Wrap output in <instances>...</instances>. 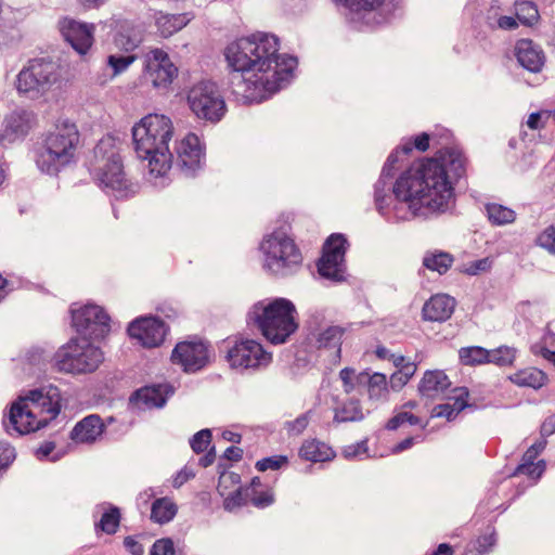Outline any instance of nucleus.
Listing matches in <instances>:
<instances>
[{
  "label": "nucleus",
  "instance_id": "f257e3e1",
  "mask_svg": "<svg viewBox=\"0 0 555 555\" xmlns=\"http://www.w3.org/2000/svg\"><path fill=\"white\" fill-rule=\"evenodd\" d=\"M467 159L455 147L413 162L397 177L392 194L406 210L402 218L427 217L444 211L454 196L452 179L466 172Z\"/></svg>",
  "mask_w": 555,
  "mask_h": 555
},
{
  "label": "nucleus",
  "instance_id": "f03ea898",
  "mask_svg": "<svg viewBox=\"0 0 555 555\" xmlns=\"http://www.w3.org/2000/svg\"><path fill=\"white\" fill-rule=\"evenodd\" d=\"M280 40L268 33H254L229 42L223 49L228 68L241 73L234 92L248 102H261L279 91L297 67V59L280 54Z\"/></svg>",
  "mask_w": 555,
  "mask_h": 555
},
{
  "label": "nucleus",
  "instance_id": "7ed1b4c3",
  "mask_svg": "<svg viewBox=\"0 0 555 555\" xmlns=\"http://www.w3.org/2000/svg\"><path fill=\"white\" fill-rule=\"evenodd\" d=\"M131 133L134 152L146 162L149 172L155 177L165 176L172 165L169 142L175 126L171 118L164 114H147L133 125Z\"/></svg>",
  "mask_w": 555,
  "mask_h": 555
},
{
  "label": "nucleus",
  "instance_id": "20e7f679",
  "mask_svg": "<svg viewBox=\"0 0 555 555\" xmlns=\"http://www.w3.org/2000/svg\"><path fill=\"white\" fill-rule=\"evenodd\" d=\"M247 323L269 343L282 345L297 332L299 315L295 305L286 298L263 299L250 307Z\"/></svg>",
  "mask_w": 555,
  "mask_h": 555
},
{
  "label": "nucleus",
  "instance_id": "39448f33",
  "mask_svg": "<svg viewBox=\"0 0 555 555\" xmlns=\"http://www.w3.org/2000/svg\"><path fill=\"white\" fill-rule=\"evenodd\" d=\"M81 144L77 125L68 119L59 120L54 129L44 135L36 163L44 172H56L60 167L75 162Z\"/></svg>",
  "mask_w": 555,
  "mask_h": 555
},
{
  "label": "nucleus",
  "instance_id": "423d86ee",
  "mask_svg": "<svg viewBox=\"0 0 555 555\" xmlns=\"http://www.w3.org/2000/svg\"><path fill=\"white\" fill-rule=\"evenodd\" d=\"M109 150V156L95 172L99 186L108 195L125 199L134 195L135 189L132 181L125 172L121 157L116 150V141L112 137L103 138L95 147V153L104 155Z\"/></svg>",
  "mask_w": 555,
  "mask_h": 555
},
{
  "label": "nucleus",
  "instance_id": "0eeeda50",
  "mask_svg": "<svg viewBox=\"0 0 555 555\" xmlns=\"http://www.w3.org/2000/svg\"><path fill=\"white\" fill-rule=\"evenodd\" d=\"M96 341L87 337L72 338L55 353L56 367L73 374L93 372L103 361V352L94 345Z\"/></svg>",
  "mask_w": 555,
  "mask_h": 555
},
{
  "label": "nucleus",
  "instance_id": "6e6552de",
  "mask_svg": "<svg viewBox=\"0 0 555 555\" xmlns=\"http://www.w3.org/2000/svg\"><path fill=\"white\" fill-rule=\"evenodd\" d=\"M263 267L274 274H281L299 267L302 255L294 238L282 231L267 235L260 245Z\"/></svg>",
  "mask_w": 555,
  "mask_h": 555
},
{
  "label": "nucleus",
  "instance_id": "1a4fd4ad",
  "mask_svg": "<svg viewBox=\"0 0 555 555\" xmlns=\"http://www.w3.org/2000/svg\"><path fill=\"white\" fill-rule=\"evenodd\" d=\"M186 103L197 119L211 124L218 122L227 111L225 102L212 82L194 85L188 91Z\"/></svg>",
  "mask_w": 555,
  "mask_h": 555
},
{
  "label": "nucleus",
  "instance_id": "9d476101",
  "mask_svg": "<svg viewBox=\"0 0 555 555\" xmlns=\"http://www.w3.org/2000/svg\"><path fill=\"white\" fill-rule=\"evenodd\" d=\"M72 323L78 337H87L92 340L104 339L109 331V317L104 309L96 305H74L70 309Z\"/></svg>",
  "mask_w": 555,
  "mask_h": 555
},
{
  "label": "nucleus",
  "instance_id": "9b49d317",
  "mask_svg": "<svg viewBox=\"0 0 555 555\" xmlns=\"http://www.w3.org/2000/svg\"><path fill=\"white\" fill-rule=\"evenodd\" d=\"M54 65L42 60H34L24 67L16 78L18 93L34 98L43 93L53 81Z\"/></svg>",
  "mask_w": 555,
  "mask_h": 555
},
{
  "label": "nucleus",
  "instance_id": "f8f14e48",
  "mask_svg": "<svg viewBox=\"0 0 555 555\" xmlns=\"http://www.w3.org/2000/svg\"><path fill=\"white\" fill-rule=\"evenodd\" d=\"M227 359L233 367L258 369L269 365L272 354L259 341L240 338L228 349Z\"/></svg>",
  "mask_w": 555,
  "mask_h": 555
},
{
  "label": "nucleus",
  "instance_id": "ddd939ff",
  "mask_svg": "<svg viewBox=\"0 0 555 555\" xmlns=\"http://www.w3.org/2000/svg\"><path fill=\"white\" fill-rule=\"evenodd\" d=\"M178 76V67L162 49L155 48L144 55L143 77L156 89L167 90Z\"/></svg>",
  "mask_w": 555,
  "mask_h": 555
},
{
  "label": "nucleus",
  "instance_id": "4468645a",
  "mask_svg": "<svg viewBox=\"0 0 555 555\" xmlns=\"http://www.w3.org/2000/svg\"><path fill=\"white\" fill-rule=\"evenodd\" d=\"M20 398L27 404L42 427H46L60 414L61 393L56 387L49 386L30 390Z\"/></svg>",
  "mask_w": 555,
  "mask_h": 555
},
{
  "label": "nucleus",
  "instance_id": "2eb2a0df",
  "mask_svg": "<svg viewBox=\"0 0 555 555\" xmlns=\"http://www.w3.org/2000/svg\"><path fill=\"white\" fill-rule=\"evenodd\" d=\"M348 242L343 234H332L325 242L323 255L318 263L319 273L330 279H338L343 273Z\"/></svg>",
  "mask_w": 555,
  "mask_h": 555
},
{
  "label": "nucleus",
  "instance_id": "dca6fc26",
  "mask_svg": "<svg viewBox=\"0 0 555 555\" xmlns=\"http://www.w3.org/2000/svg\"><path fill=\"white\" fill-rule=\"evenodd\" d=\"M166 324L153 317L138 318L128 326V334L145 348H155L160 346L167 335Z\"/></svg>",
  "mask_w": 555,
  "mask_h": 555
},
{
  "label": "nucleus",
  "instance_id": "f3484780",
  "mask_svg": "<svg viewBox=\"0 0 555 555\" xmlns=\"http://www.w3.org/2000/svg\"><path fill=\"white\" fill-rule=\"evenodd\" d=\"M171 361L179 364L185 372H196L208 362V349L202 340H185L177 344Z\"/></svg>",
  "mask_w": 555,
  "mask_h": 555
},
{
  "label": "nucleus",
  "instance_id": "a211bd4d",
  "mask_svg": "<svg viewBox=\"0 0 555 555\" xmlns=\"http://www.w3.org/2000/svg\"><path fill=\"white\" fill-rule=\"evenodd\" d=\"M63 37L79 53H86L93 43V25L79 23L75 20L64 18L60 22Z\"/></svg>",
  "mask_w": 555,
  "mask_h": 555
},
{
  "label": "nucleus",
  "instance_id": "6ab92c4d",
  "mask_svg": "<svg viewBox=\"0 0 555 555\" xmlns=\"http://www.w3.org/2000/svg\"><path fill=\"white\" fill-rule=\"evenodd\" d=\"M217 490L223 498V506L228 511H234L246 504L244 488L241 486V477L233 472L220 474Z\"/></svg>",
  "mask_w": 555,
  "mask_h": 555
},
{
  "label": "nucleus",
  "instance_id": "aec40b11",
  "mask_svg": "<svg viewBox=\"0 0 555 555\" xmlns=\"http://www.w3.org/2000/svg\"><path fill=\"white\" fill-rule=\"evenodd\" d=\"M176 153L179 160L189 168H194L201 164L204 156V149L201 139L193 132L186 133L177 142Z\"/></svg>",
  "mask_w": 555,
  "mask_h": 555
},
{
  "label": "nucleus",
  "instance_id": "412c9836",
  "mask_svg": "<svg viewBox=\"0 0 555 555\" xmlns=\"http://www.w3.org/2000/svg\"><path fill=\"white\" fill-rule=\"evenodd\" d=\"M9 418L13 428L22 435L43 428L20 397L12 403Z\"/></svg>",
  "mask_w": 555,
  "mask_h": 555
},
{
  "label": "nucleus",
  "instance_id": "4be33fe9",
  "mask_svg": "<svg viewBox=\"0 0 555 555\" xmlns=\"http://www.w3.org/2000/svg\"><path fill=\"white\" fill-rule=\"evenodd\" d=\"M455 307V300L448 295L431 296L422 310L423 319L431 322H443L448 320Z\"/></svg>",
  "mask_w": 555,
  "mask_h": 555
},
{
  "label": "nucleus",
  "instance_id": "5701e85b",
  "mask_svg": "<svg viewBox=\"0 0 555 555\" xmlns=\"http://www.w3.org/2000/svg\"><path fill=\"white\" fill-rule=\"evenodd\" d=\"M36 125V117L33 112L15 109L5 118L4 137L8 140L23 137Z\"/></svg>",
  "mask_w": 555,
  "mask_h": 555
},
{
  "label": "nucleus",
  "instance_id": "b1692460",
  "mask_svg": "<svg viewBox=\"0 0 555 555\" xmlns=\"http://www.w3.org/2000/svg\"><path fill=\"white\" fill-rule=\"evenodd\" d=\"M515 54L518 62L531 72H539L544 65V54L529 39H520L515 47Z\"/></svg>",
  "mask_w": 555,
  "mask_h": 555
},
{
  "label": "nucleus",
  "instance_id": "393cba45",
  "mask_svg": "<svg viewBox=\"0 0 555 555\" xmlns=\"http://www.w3.org/2000/svg\"><path fill=\"white\" fill-rule=\"evenodd\" d=\"M104 430L102 420L96 415H89L80 421L72 431V439L80 443L93 442Z\"/></svg>",
  "mask_w": 555,
  "mask_h": 555
},
{
  "label": "nucleus",
  "instance_id": "a878e982",
  "mask_svg": "<svg viewBox=\"0 0 555 555\" xmlns=\"http://www.w3.org/2000/svg\"><path fill=\"white\" fill-rule=\"evenodd\" d=\"M450 385L451 383L443 371H427L420 382L418 391L422 396L435 398L443 393Z\"/></svg>",
  "mask_w": 555,
  "mask_h": 555
},
{
  "label": "nucleus",
  "instance_id": "bb28decb",
  "mask_svg": "<svg viewBox=\"0 0 555 555\" xmlns=\"http://www.w3.org/2000/svg\"><path fill=\"white\" fill-rule=\"evenodd\" d=\"M453 393L448 402L433 409L431 417H446L451 421L467 405L468 391L466 388H456Z\"/></svg>",
  "mask_w": 555,
  "mask_h": 555
},
{
  "label": "nucleus",
  "instance_id": "cd10ccee",
  "mask_svg": "<svg viewBox=\"0 0 555 555\" xmlns=\"http://www.w3.org/2000/svg\"><path fill=\"white\" fill-rule=\"evenodd\" d=\"M300 459L312 462H328L335 457L334 450L326 443L317 439H307L299 449Z\"/></svg>",
  "mask_w": 555,
  "mask_h": 555
},
{
  "label": "nucleus",
  "instance_id": "c85d7f7f",
  "mask_svg": "<svg viewBox=\"0 0 555 555\" xmlns=\"http://www.w3.org/2000/svg\"><path fill=\"white\" fill-rule=\"evenodd\" d=\"M243 493L246 503L250 501L253 505L260 508L271 505L274 501L272 488L263 485L259 477H254Z\"/></svg>",
  "mask_w": 555,
  "mask_h": 555
},
{
  "label": "nucleus",
  "instance_id": "c756f323",
  "mask_svg": "<svg viewBox=\"0 0 555 555\" xmlns=\"http://www.w3.org/2000/svg\"><path fill=\"white\" fill-rule=\"evenodd\" d=\"M508 379L520 387L539 389L547 382L546 374L537 367H526L508 376Z\"/></svg>",
  "mask_w": 555,
  "mask_h": 555
},
{
  "label": "nucleus",
  "instance_id": "7c9ffc66",
  "mask_svg": "<svg viewBox=\"0 0 555 555\" xmlns=\"http://www.w3.org/2000/svg\"><path fill=\"white\" fill-rule=\"evenodd\" d=\"M429 145H430L429 134H427L425 132L416 134L415 137L406 140L399 149L393 151L388 156L384 170L388 167L389 168L392 167L397 163L400 152H402L404 154H409L413 151V149H415L420 152H425L429 149Z\"/></svg>",
  "mask_w": 555,
  "mask_h": 555
},
{
  "label": "nucleus",
  "instance_id": "2f4dec72",
  "mask_svg": "<svg viewBox=\"0 0 555 555\" xmlns=\"http://www.w3.org/2000/svg\"><path fill=\"white\" fill-rule=\"evenodd\" d=\"M392 363L398 369L390 376V386L392 389H400L415 374L417 366L413 362L405 361L404 357H392Z\"/></svg>",
  "mask_w": 555,
  "mask_h": 555
},
{
  "label": "nucleus",
  "instance_id": "473e14b6",
  "mask_svg": "<svg viewBox=\"0 0 555 555\" xmlns=\"http://www.w3.org/2000/svg\"><path fill=\"white\" fill-rule=\"evenodd\" d=\"M415 408L416 403L414 401L404 403L387 422L386 428L389 430H396L406 424L420 425L422 420L416 413L413 412Z\"/></svg>",
  "mask_w": 555,
  "mask_h": 555
},
{
  "label": "nucleus",
  "instance_id": "72a5a7b5",
  "mask_svg": "<svg viewBox=\"0 0 555 555\" xmlns=\"http://www.w3.org/2000/svg\"><path fill=\"white\" fill-rule=\"evenodd\" d=\"M190 20L191 18L186 14H159L156 17V25L160 35L167 38L182 29L190 22Z\"/></svg>",
  "mask_w": 555,
  "mask_h": 555
},
{
  "label": "nucleus",
  "instance_id": "f704fd0d",
  "mask_svg": "<svg viewBox=\"0 0 555 555\" xmlns=\"http://www.w3.org/2000/svg\"><path fill=\"white\" fill-rule=\"evenodd\" d=\"M132 400L140 406H162L166 399L159 386L143 387L134 393Z\"/></svg>",
  "mask_w": 555,
  "mask_h": 555
},
{
  "label": "nucleus",
  "instance_id": "c9c22d12",
  "mask_svg": "<svg viewBox=\"0 0 555 555\" xmlns=\"http://www.w3.org/2000/svg\"><path fill=\"white\" fill-rule=\"evenodd\" d=\"M345 328L339 325H330L322 330L317 336L319 348H337V354H340V344L345 335Z\"/></svg>",
  "mask_w": 555,
  "mask_h": 555
},
{
  "label": "nucleus",
  "instance_id": "e433bc0d",
  "mask_svg": "<svg viewBox=\"0 0 555 555\" xmlns=\"http://www.w3.org/2000/svg\"><path fill=\"white\" fill-rule=\"evenodd\" d=\"M177 514V505L168 498L157 499L152 504L151 517L155 522L170 521Z\"/></svg>",
  "mask_w": 555,
  "mask_h": 555
},
{
  "label": "nucleus",
  "instance_id": "4c0bfd02",
  "mask_svg": "<svg viewBox=\"0 0 555 555\" xmlns=\"http://www.w3.org/2000/svg\"><path fill=\"white\" fill-rule=\"evenodd\" d=\"M489 350L482 347H464L459 351L460 362L463 365L476 366L489 363Z\"/></svg>",
  "mask_w": 555,
  "mask_h": 555
},
{
  "label": "nucleus",
  "instance_id": "58836bf2",
  "mask_svg": "<svg viewBox=\"0 0 555 555\" xmlns=\"http://www.w3.org/2000/svg\"><path fill=\"white\" fill-rule=\"evenodd\" d=\"M453 262V258L450 254L443 251L428 253L424 259L423 264L428 270L437 271L442 274L446 273Z\"/></svg>",
  "mask_w": 555,
  "mask_h": 555
},
{
  "label": "nucleus",
  "instance_id": "ea45409f",
  "mask_svg": "<svg viewBox=\"0 0 555 555\" xmlns=\"http://www.w3.org/2000/svg\"><path fill=\"white\" fill-rule=\"evenodd\" d=\"M486 210L489 220L493 224L503 225L512 223L516 218V214L513 209L500 204H488Z\"/></svg>",
  "mask_w": 555,
  "mask_h": 555
},
{
  "label": "nucleus",
  "instance_id": "a19ab883",
  "mask_svg": "<svg viewBox=\"0 0 555 555\" xmlns=\"http://www.w3.org/2000/svg\"><path fill=\"white\" fill-rule=\"evenodd\" d=\"M356 14H365L379 10L387 0H335Z\"/></svg>",
  "mask_w": 555,
  "mask_h": 555
},
{
  "label": "nucleus",
  "instance_id": "79ce46f5",
  "mask_svg": "<svg viewBox=\"0 0 555 555\" xmlns=\"http://www.w3.org/2000/svg\"><path fill=\"white\" fill-rule=\"evenodd\" d=\"M515 10L517 20L526 26L534 25L540 18L538 8L532 2H517Z\"/></svg>",
  "mask_w": 555,
  "mask_h": 555
},
{
  "label": "nucleus",
  "instance_id": "37998d69",
  "mask_svg": "<svg viewBox=\"0 0 555 555\" xmlns=\"http://www.w3.org/2000/svg\"><path fill=\"white\" fill-rule=\"evenodd\" d=\"M489 363L499 366H509L516 360L517 350L513 347L501 346L496 349L489 350Z\"/></svg>",
  "mask_w": 555,
  "mask_h": 555
},
{
  "label": "nucleus",
  "instance_id": "c03bdc74",
  "mask_svg": "<svg viewBox=\"0 0 555 555\" xmlns=\"http://www.w3.org/2000/svg\"><path fill=\"white\" fill-rule=\"evenodd\" d=\"M367 390L370 398L382 399L387 398L388 382L386 375L380 373L373 374L369 379Z\"/></svg>",
  "mask_w": 555,
  "mask_h": 555
},
{
  "label": "nucleus",
  "instance_id": "a18cd8bd",
  "mask_svg": "<svg viewBox=\"0 0 555 555\" xmlns=\"http://www.w3.org/2000/svg\"><path fill=\"white\" fill-rule=\"evenodd\" d=\"M120 522V514L119 511L115 507L109 508L105 513H103L96 528L101 531L113 534L116 532Z\"/></svg>",
  "mask_w": 555,
  "mask_h": 555
},
{
  "label": "nucleus",
  "instance_id": "49530a36",
  "mask_svg": "<svg viewBox=\"0 0 555 555\" xmlns=\"http://www.w3.org/2000/svg\"><path fill=\"white\" fill-rule=\"evenodd\" d=\"M288 464V459L285 455H273L270 457L258 461L255 465L259 472H266L268 469L278 470Z\"/></svg>",
  "mask_w": 555,
  "mask_h": 555
},
{
  "label": "nucleus",
  "instance_id": "de8ad7c7",
  "mask_svg": "<svg viewBox=\"0 0 555 555\" xmlns=\"http://www.w3.org/2000/svg\"><path fill=\"white\" fill-rule=\"evenodd\" d=\"M540 348L543 357L555 364V333L546 328Z\"/></svg>",
  "mask_w": 555,
  "mask_h": 555
},
{
  "label": "nucleus",
  "instance_id": "09e8293b",
  "mask_svg": "<svg viewBox=\"0 0 555 555\" xmlns=\"http://www.w3.org/2000/svg\"><path fill=\"white\" fill-rule=\"evenodd\" d=\"M211 443V433L203 429L196 433L191 440V448L196 453L205 452Z\"/></svg>",
  "mask_w": 555,
  "mask_h": 555
},
{
  "label": "nucleus",
  "instance_id": "8fccbe9b",
  "mask_svg": "<svg viewBox=\"0 0 555 555\" xmlns=\"http://www.w3.org/2000/svg\"><path fill=\"white\" fill-rule=\"evenodd\" d=\"M134 60V55H109L107 63L113 68V75L116 76L127 69Z\"/></svg>",
  "mask_w": 555,
  "mask_h": 555
},
{
  "label": "nucleus",
  "instance_id": "3c124183",
  "mask_svg": "<svg viewBox=\"0 0 555 555\" xmlns=\"http://www.w3.org/2000/svg\"><path fill=\"white\" fill-rule=\"evenodd\" d=\"M492 259L489 257L472 261L463 266V272L469 275H476L482 272H487L492 267Z\"/></svg>",
  "mask_w": 555,
  "mask_h": 555
},
{
  "label": "nucleus",
  "instance_id": "603ef678",
  "mask_svg": "<svg viewBox=\"0 0 555 555\" xmlns=\"http://www.w3.org/2000/svg\"><path fill=\"white\" fill-rule=\"evenodd\" d=\"M545 462L544 461H539L537 463L534 462H522V464H520L518 466V472L521 473V474H526L532 478H540L541 475L544 473L545 470Z\"/></svg>",
  "mask_w": 555,
  "mask_h": 555
},
{
  "label": "nucleus",
  "instance_id": "864d4df0",
  "mask_svg": "<svg viewBox=\"0 0 555 555\" xmlns=\"http://www.w3.org/2000/svg\"><path fill=\"white\" fill-rule=\"evenodd\" d=\"M540 246L546 248L548 251L555 254V227L546 228L538 237Z\"/></svg>",
  "mask_w": 555,
  "mask_h": 555
},
{
  "label": "nucleus",
  "instance_id": "5fc2aeb1",
  "mask_svg": "<svg viewBox=\"0 0 555 555\" xmlns=\"http://www.w3.org/2000/svg\"><path fill=\"white\" fill-rule=\"evenodd\" d=\"M151 555H175L172 541L170 539L157 540L153 545Z\"/></svg>",
  "mask_w": 555,
  "mask_h": 555
},
{
  "label": "nucleus",
  "instance_id": "6e6d98bb",
  "mask_svg": "<svg viewBox=\"0 0 555 555\" xmlns=\"http://www.w3.org/2000/svg\"><path fill=\"white\" fill-rule=\"evenodd\" d=\"M309 424V417L307 414L298 416L296 420L287 423V430L294 435L301 434Z\"/></svg>",
  "mask_w": 555,
  "mask_h": 555
},
{
  "label": "nucleus",
  "instance_id": "4d7b16f0",
  "mask_svg": "<svg viewBox=\"0 0 555 555\" xmlns=\"http://www.w3.org/2000/svg\"><path fill=\"white\" fill-rule=\"evenodd\" d=\"M545 447L546 441L544 439H540L525 452L522 462H534V460L545 449Z\"/></svg>",
  "mask_w": 555,
  "mask_h": 555
},
{
  "label": "nucleus",
  "instance_id": "13d9d810",
  "mask_svg": "<svg viewBox=\"0 0 555 555\" xmlns=\"http://www.w3.org/2000/svg\"><path fill=\"white\" fill-rule=\"evenodd\" d=\"M14 459V450L4 443H0V470L7 467Z\"/></svg>",
  "mask_w": 555,
  "mask_h": 555
},
{
  "label": "nucleus",
  "instance_id": "bf43d9fd",
  "mask_svg": "<svg viewBox=\"0 0 555 555\" xmlns=\"http://www.w3.org/2000/svg\"><path fill=\"white\" fill-rule=\"evenodd\" d=\"M356 372L352 369L346 367L340 371L339 377L344 384L345 391L350 392L353 389V379Z\"/></svg>",
  "mask_w": 555,
  "mask_h": 555
},
{
  "label": "nucleus",
  "instance_id": "052dcab7",
  "mask_svg": "<svg viewBox=\"0 0 555 555\" xmlns=\"http://www.w3.org/2000/svg\"><path fill=\"white\" fill-rule=\"evenodd\" d=\"M543 116H546V117H550L551 116V112L548 111H544V112H541V113H532L529 115L528 117V120H527V126L530 128V129H540L543 127V122H542V117Z\"/></svg>",
  "mask_w": 555,
  "mask_h": 555
},
{
  "label": "nucleus",
  "instance_id": "680f3d73",
  "mask_svg": "<svg viewBox=\"0 0 555 555\" xmlns=\"http://www.w3.org/2000/svg\"><path fill=\"white\" fill-rule=\"evenodd\" d=\"M124 545L132 555H142L144 552L142 544L133 537L125 538Z\"/></svg>",
  "mask_w": 555,
  "mask_h": 555
},
{
  "label": "nucleus",
  "instance_id": "e2e57ef3",
  "mask_svg": "<svg viewBox=\"0 0 555 555\" xmlns=\"http://www.w3.org/2000/svg\"><path fill=\"white\" fill-rule=\"evenodd\" d=\"M553 433H555V415L546 417L541 425L542 436H550Z\"/></svg>",
  "mask_w": 555,
  "mask_h": 555
},
{
  "label": "nucleus",
  "instance_id": "0e129e2a",
  "mask_svg": "<svg viewBox=\"0 0 555 555\" xmlns=\"http://www.w3.org/2000/svg\"><path fill=\"white\" fill-rule=\"evenodd\" d=\"M517 26H518L517 21L512 16H501L498 20V27L501 29H505V30L515 29V28H517Z\"/></svg>",
  "mask_w": 555,
  "mask_h": 555
},
{
  "label": "nucleus",
  "instance_id": "69168bd1",
  "mask_svg": "<svg viewBox=\"0 0 555 555\" xmlns=\"http://www.w3.org/2000/svg\"><path fill=\"white\" fill-rule=\"evenodd\" d=\"M243 456V450L237 447H230L224 452V457L232 462H237Z\"/></svg>",
  "mask_w": 555,
  "mask_h": 555
},
{
  "label": "nucleus",
  "instance_id": "338daca9",
  "mask_svg": "<svg viewBox=\"0 0 555 555\" xmlns=\"http://www.w3.org/2000/svg\"><path fill=\"white\" fill-rule=\"evenodd\" d=\"M54 449H55L54 443L48 441L38 448L36 454L39 459H47L53 452Z\"/></svg>",
  "mask_w": 555,
  "mask_h": 555
},
{
  "label": "nucleus",
  "instance_id": "774afa93",
  "mask_svg": "<svg viewBox=\"0 0 555 555\" xmlns=\"http://www.w3.org/2000/svg\"><path fill=\"white\" fill-rule=\"evenodd\" d=\"M454 550L451 545L447 543H441L438 545L436 551L433 553V555H453Z\"/></svg>",
  "mask_w": 555,
  "mask_h": 555
}]
</instances>
